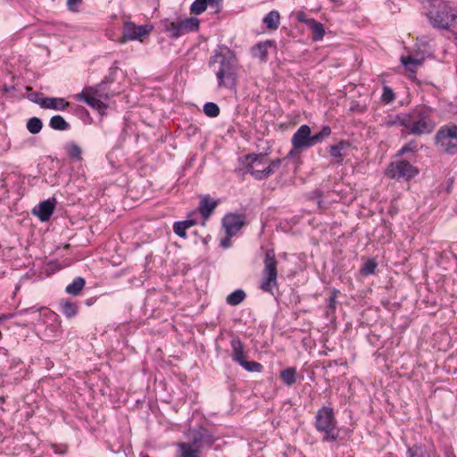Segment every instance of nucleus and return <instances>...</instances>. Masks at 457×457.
<instances>
[{
	"label": "nucleus",
	"mask_w": 457,
	"mask_h": 457,
	"mask_svg": "<svg viewBox=\"0 0 457 457\" xmlns=\"http://www.w3.org/2000/svg\"><path fill=\"white\" fill-rule=\"evenodd\" d=\"M209 66L216 75L220 87H233L237 80L238 60L226 46H220L211 56Z\"/></svg>",
	"instance_id": "1"
},
{
	"label": "nucleus",
	"mask_w": 457,
	"mask_h": 457,
	"mask_svg": "<svg viewBox=\"0 0 457 457\" xmlns=\"http://www.w3.org/2000/svg\"><path fill=\"white\" fill-rule=\"evenodd\" d=\"M433 109L427 105H418L406 112V129L408 134L420 136L430 134L436 123L433 120Z\"/></svg>",
	"instance_id": "2"
},
{
	"label": "nucleus",
	"mask_w": 457,
	"mask_h": 457,
	"mask_svg": "<svg viewBox=\"0 0 457 457\" xmlns=\"http://www.w3.org/2000/svg\"><path fill=\"white\" fill-rule=\"evenodd\" d=\"M331 134V129L328 126H324L321 130L312 136L311 128L308 125H302L295 132L292 137L291 143L293 149L289 152L288 155L293 156L295 152H299L310 148L317 144L321 143Z\"/></svg>",
	"instance_id": "3"
},
{
	"label": "nucleus",
	"mask_w": 457,
	"mask_h": 457,
	"mask_svg": "<svg viewBox=\"0 0 457 457\" xmlns=\"http://www.w3.org/2000/svg\"><path fill=\"white\" fill-rule=\"evenodd\" d=\"M281 164V159L269 162L262 154H251L245 156L244 170L250 173L255 179L262 180L270 177Z\"/></svg>",
	"instance_id": "4"
},
{
	"label": "nucleus",
	"mask_w": 457,
	"mask_h": 457,
	"mask_svg": "<svg viewBox=\"0 0 457 457\" xmlns=\"http://www.w3.org/2000/svg\"><path fill=\"white\" fill-rule=\"evenodd\" d=\"M315 428L323 434L322 440L327 442L336 441L339 431L337 427V420L331 407H322L315 417Z\"/></svg>",
	"instance_id": "5"
},
{
	"label": "nucleus",
	"mask_w": 457,
	"mask_h": 457,
	"mask_svg": "<svg viewBox=\"0 0 457 457\" xmlns=\"http://www.w3.org/2000/svg\"><path fill=\"white\" fill-rule=\"evenodd\" d=\"M263 263L264 268L260 288L264 292L271 293L273 288L278 285V262L276 260V255L273 249H269L266 251Z\"/></svg>",
	"instance_id": "6"
},
{
	"label": "nucleus",
	"mask_w": 457,
	"mask_h": 457,
	"mask_svg": "<svg viewBox=\"0 0 457 457\" xmlns=\"http://www.w3.org/2000/svg\"><path fill=\"white\" fill-rule=\"evenodd\" d=\"M435 138L436 145L446 154L457 153V126L442 127Z\"/></svg>",
	"instance_id": "7"
},
{
	"label": "nucleus",
	"mask_w": 457,
	"mask_h": 457,
	"mask_svg": "<svg viewBox=\"0 0 457 457\" xmlns=\"http://www.w3.org/2000/svg\"><path fill=\"white\" fill-rule=\"evenodd\" d=\"M388 177L392 179H412L418 174V170L409 162L398 161L392 162L386 170Z\"/></svg>",
	"instance_id": "8"
},
{
	"label": "nucleus",
	"mask_w": 457,
	"mask_h": 457,
	"mask_svg": "<svg viewBox=\"0 0 457 457\" xmlns=\"http://www.w3.org/2000/svg\"><path fill=\"white\" fill-rule=\"evenodd\" d=\"M188 442L181 443L180 445H188L190 449H197L205 445H212L214 442L213 436L204 428L198 429L190 430L187 434Z\"/></svg>",
	"instance_id": "9"
},
{
	"label": "nucleus",
	"mask_w": 457,
	"mask_h": 457,
	"mask_svg": "<svg viewBox=\"0 0 457 457\" xmlns=\"http://www.w3.org/2000/svg\"><path fill=\"white\" fill-rule=\"evenodd\" d=\"M153 29L151 25H140L137 26L132 21H126L123 26L121 42H127L129 40H142V38L147 36Z\"/></svg>",
	"instance_id": "10"
},
{
	"label": "nucleus",
	"mask_w": 457,
	"mask_h": 457,
	"mask_svg": "<svg viewBox=\"0 0 457 457\" xmlns=\"http://www.w3.org/2000/svg\"><path fill=\"white\" fill-rule=\"evenodd\" d=\"M245 219L242 215L229 213L222 219V226L228 237L235 236L244 226Z\"/></svg>",
	"instance_id": "11"
},
{
	"label": "nucleus",
	"mask_w": 457,
	"mask_h": 457,
	"mask_svg": "<svg viewBox=\"0 0 457 457\" xmlns=\"http://www.w3.org/2000/svg\"><path fill=\"white\" fill-rule=\"evenodd\" d=\"M55 204L56 200L54 198L45 200L33 209V213L37 216L41 221H46L53 214Z\"/></svg>",
	"instance_id": "12"
},
{
	"label": "nucleus",
	"mask_w": 457,
	"mask_h": 457,
	"mask_svg": "<svg viewBox=\"0 0 457 457\" xmlns=\"http://www.w3.org/2000/svg\"><path fill=\"white\" fill-rule=\"evenodd\" d=\"M34 103L39 104L45 109H53L56 111H62L69 106V102L63 98L59 97H45L40 100H33Z\"/></svg>",
	"instance_id": "13"
},
{
	"label": "nucleus",
	"mask_w": 457,
	"mask_h": 457,
	"mask_svg": "<svg viewBox=\"0 0 457 457\" xmlns=\"http://www.w3.org/2000/svg\"><path fill=\"white\" fill-rule=\"evenodd\" d=\"M77 100L85 102L91 108L102 111L107 108V104L101 99L92 96L85 90L76 96Z\"/></svg>",
	"instance_id": "14"
},
{
	"label": "nucleus",
	"mask_w": 457,
	"mask_h": 457,
	"mask_svg": "<svg viewBox=\"0 0 457 457\" xmlns=\"http://www.w3.org/2000/svg\"><path fill=\"white\" fill-rule=\"evenodd\" d=\"M180 36L189 32L196 31L199 29L200 21L195 17H189L183 20H179Z\"/></svg>",
	"instance_id": "15"
},
{
	"label": "nucleus",
	"mask_w": 457,
	"mask_h": 457,
	"mask_svg": "<svg viewBox=\"0 0 457 457\" xmlns=\"http://www.w3.org/2000/svg\"><path fill=\"white\" fill-rule=\"evenodd\" d=\"M218 202L215 200H212L209 196H204L202 198L199 206H198V212L201 213L202 217L204 219H208L212 212L215 210L217 207Z\"/></svg>",
	"instance_id": "16"
},
{
	"label": "nucleus",
	"mask_w": 457,
	"mask_h": 457,
	"mask_svg": "<svg viewBox=\"0 0 457 457\" xmlns=\"http://www.w3.org/2000/svg\"><path fill=\"white\" fill-rule=\"evenodd\" d=\"M162 29L168 34L170 37L178 38L180 36L179 20L172 21L170 19H164L161 21Z\"/></svg>",
	"instance_id": "17"
},
{
	"label": "nucleus",
	"mask_w": 457,
	"mask_h": 457,
	"mask_svg": "<svg viewBox=\"0 0 457 457\" xmlns=\"http://www.w3.org/2000/svg\"><path fill=\"white\" fill-rule=\"evenodd\" d=\"M230 344L232 348V360L239 364L243 360L246 359L244 345L238 337L233 338Z\"/></svg>",
	"instance_id": "18"
},
{
	"label": "nucleus",
	"mask_w": 457,
	"mask_h": 457,
	"mask_svg": "<svg viewBox=\"0 0 457 457\" xmlns=\"http://www.w3.org/2000/svg\"><path fill=\"white\" fill-rule=\"evenodd\" d=\"M271 46L270 41L261 42L252 48V54L262 62H266L268 58V50Z\"/></svg>",
	"instance_id": "19"
},
{
	"label": "nucleus",
	"mask_w": 457,
	"mask_h": 457,
	"mask_svg": "<svg viewBox=\"0 0 457 457\" xmlns=\"http://www.w3.org/2000/svg\"><path fill=\"white\" fill-rule=\"evenodd\" d=\"M309 21L310 29L312 33V39L315 41L321 40L325 35V29L322 23L311 19Z\"/></svg>",
	"instance_id": "20"
},
{
	"label": "nucleus",
	"mask_w": 457,
	"mask_h": 457,
	"mask_svg": "<svg viewBox=\"0 0 457 457\" xmlns=\"http://www.w3.org/2000/svg\"><path fill=\"white\" fill-rule=\"evenodd\" d=\"M407 457H437L426 447L422 445H413L409 447L407 451Z\"/></svg>",
	"instance_id": "21"
},
{
	"label": "nucleus",
	"mask_w": 457,
	"mask_h": 457,
	"mask_svg": "<svg viewBox=\"0 0 457 457\" xmlns=\"http://www.w3.org/2000/svg\"><path fill=\"white\" fill-rule=\"evenodd\" d=\"M86 281L81 277H77L71 284H69L65 291L71 295H78L84 288Z\"/></svg>",
	"instance_id": "22"
},
{
	"label": "nucleus",
	"mask_w": 457,
	"mask_h": 457,
	"mask_svg": "<svg viewBox=\"0 0 457 457\" xmlns=\"http://www.w3.org/2000/svg\"><path fill=\"white\" fill-rule=\"evenodd\" d=\"M350 147V144L346 141H340L336 145L329 146V153L335 158H342L345 155V151Z\"/></svg>",
	"instance_id": "23"
},
{
	"label": "nucleus",
	"mask_w": 457,
	"mask_h": 457,
	"mask_svg": "<svg viewBox=\"0 0 457 457\" xmlns=\"http://www.w3.org/2000/svg\"><path fill=\"white\" fill-rule=\"evenodd\" d=\"M60 311L64 316L71 319L76 316L78 312V307L75 303L70 301L62 300L60 302Z\"/></svg>",
	"instance_id": "24"
},
{
	"label": "nucleus",
	"mask_w": 457,
	"mask_h": 457,
	"mask_svg": "<svg viewBox=\"0 0 457 457\" xmlns=\"http://www.w3.org/2000/svg\"><path fill=\"white\" fill-rule=\"evenodd\" d=\"M279 13L277 11H271L263 18V23L268 29H277L279 25Z\"/></svg>",
	"instance_id": "25"
},
{
	"label": "nucleus",
	"mask_w": 457,
	"mask_h": 457,
	"mask_svg": "<svg viewBox=\"0 0 457 457\" xmlns=\"http://www.w3.org/2000/svg\"><path fill=\"white\" fill-rule=\"evenodd\" d=\"M280 378L287 386L294 385L296 382V369L291 367L281 370Z\"/></svg>",
	"instance_id": "26"
},
{
	"label": "nucleus",
	"mask_w": 457,
	"mask_h": 457,
	"mask_svg": "<svg viewBox=\"0 0 457 457\" xmlns=\"http://www.w3.org/2000/svg\"><path fill=\"white\" fill-rule=\"evenodd\" d=\"M245 296V292L243 289H237L227 296L226 301L228 304L236 306L241 303Z\"/></svg>",
	"instance_id": "27"
},
{
	"label": "nucleus",
	"mask_w": 457,
	"mask_h": 457,
	"mask_svg": "<svg viewBox=\"0 0 457 457\" xmlns=\"http://www.w3.org/2000/svg\"><path fill=\"white\" fill-rule=\"evenodd\" d=\"M49 125L55 130H66L70 128V124L61 115H54L50 119Z\"/></svg>",
	"instance_id": "28"
},
{
	"label": "nucleus",
	"mask_w": 457,
	"mask_h": 457,
	"mask_svg": "<svg viewBox=\"0 0 457 457\" xmlns=\"http://www.w3.org/2000/svg\"><path fill=\"white\" fill-rule=\"evenodd\" d=\"M65 149L71 159L77 161L81 160L82 151L79 145L74 142H71L66 145Z\"/></svg>",
	"instance_id": "29"
},
{
	"label": "nucleus",
	"mask_w": 457,
	"mask_h": 457,
	"mask_svg": "<svg viewBox=\"0 0 457 457\" xmlns=\"http://www.w3.org/2000/svg\"><path fill=\"white\" fill-rule=\"evenodd\" d=\"M387 127L401 126L406 129V113H400L386 120Z\"/></svg>",
	"instance_id": "30"
},
{
	"label": "nucleus",
	"mask_w": 457,
	"mask_h": 457,
	"mask_svg": "<svg viewBox=\"0 0 457 457\" xmlns=\"http://www.w3.org/2000/svg\"><path fill=\"white\" fill-rule=\"evenodd\" d=\"M42 121L40 120L39 118H37V117H32L30 118L28 121H27V129L31 133V134H37L40 132V130L42 129Z\"/></svg>",
	"instance_id": "31"
},
{
	"label": "nucleus",
	"mask_w": 457,
	"mask_h": 457,
	"mask_svg": "<svg viewBox=\"0 0 457 457\" xmlns=\"http://www.w3.org/2000/svg\"><path fill=\"white\" fill-rule=\"evenodd\" d=\"M208 4L206 0H195L190 6V12L195 15L201 14L206 10Z\"/></svg>",
	"instance_id": "32"
},
{
	"label": "nucleus",
	"mask_w": 457,
	"mask_h": 457,
	"mask_svg": "<svg viewBox=\"0 0 457 457\" xmlns=\"http://www.w3.org/2000/svg\"><path fill=\"white\" fill-rule=\"evenodd\" d=\"M180 451L179 457H200L199 451L197 449H190L188 445H179Z\"/></svg>",
	"instance_id": "33"
},
{
	"label": "nucleus",
	"mask_w": 457,
	"mask_h": 457,
	"mask_svg": "<svg viewBox=\"0 0 457 457\" xmlns=\"http://www.w3.org/2000/svg\"><path fill=\"white\" fill-rule=\"evenodd\" d=\"M204 112L208 117L215 118L220 114V108L215 103L209 102L204 105Z\"/></svg>",
	"instance_id": "34"
},
{
	"label": "nucleus",
	"mask_w": 457,
	"mask_h": 457,
	"mask_svg": "<svg viewBox=\"0 0 457 457\" xmlns=\"http://www.w3.org/2000/svg\"><path fill=\"white\" fill-rule=\"evenodd\" d=\"M245 370L250 372H261L262 370V365L256 361L243 360L239 363Z\"/></svg>",
	"instance_id": "35"
},
{
	"label": "nucleus",
	"mask_w": 457,
	"mask_h": 457,
	"mask_svg": "<svg viewBox=\"0 0 457 457\" xmlns=\"http://www.w3.org/2000/svg\"><path fill=\"white\" fill-rule=\"evenodd\" d=\"M401 62L403 66H405L409 70H411V66L417 67L418 65H420L421 60L413 58L411 56H403L401 58Z\"/></svg>",
	"instance_id": "36"
},
{
	"label": "nucleus",
	"mask_w": 457,
	"mask_h": 457,
	"mask_svg": "<svg viewBox=\"0 0 457 457\" xmlns=\"http://www.w3.org/2000/svg\"><path fill=\"white\" fill-rule=\"evenodd\" d=\"M83 90H85L87 94L91 95L94 97L99 99H108V96L106 94H103L98 87H87Z\"/></svg>",
	"instance_id": "37"
},
{
	"label": "nucleus",
	"mask_w": 457,
	"mask_h": 457,
	"mask_svg": "<svg viewBox=\"0 0 457 457\" xmlns=\"http://www.w3.org/2000/svg\"><path fill=\"white\" fill-rule=\"evenodd\" d=\"M377 268V263L373 260H369L364 263L362 268L361 269V273L362 275H370L375 272V270Z\"/></svg>",
	"instance_id": "38"
},
{
	"label": "nucleus",
	"mask_w": 457,
	"mask_h": 457,
	"mask_svg": "<svg viewBox=\"0 0 457 457\" xmlns=\"http://www.w3.org/2000/svg\"><path fill=\"white\" fill-rule=\"evenodd\" d=\"M395 93L394 91L387 86H385L383 87V94H382V101L385 104H390L395 99Z\"/></svg>",
	"instance_id": "39"
},
{
	"label": "nucleus",
	"mask_w": 457,
	"mask_h": 457,
	"mask_svg": "<svg viewBox=\"0 0 457 457\" xmlns=\"http://www.w3.org/2000/svg\"><path fill=\"white\" fill-rule=\"evenodd\" d=\"M173 230L175 234L179 237L185 238L187 237V228L185 227V223H181L180 221H177L173 225Z\"/></svg>",
	"instance_id": "40"
},
{
	"label": "nucleus",
	"mask_w": 457,
	"mask_h": 457,
	"mask_svg": "<svg viewBox=\"0 0 457 457\" xmlns=\"http://www.w3.org/2000/svg\"><path fill=\"white\" fill-rule=\"evenodd\" d=\"M417 143L416 141L412 140V141H410L408 144L404 145L400 152H399V154H406V153H414L417 151Z\"/></svg>",
	"instance_id": "41"
},
{
	"label": "nucleus",
	"mask_w": 457,
	"mask_h": 457,
	"mask_svg": "<svg viewBox=\"0 0 457 457\" xmlns=\"http://www.w3.org/2000/svg\"><path fill=\"white\" fill-rule=\"evenodd\" d=\"M296 19L300 22H303L306 24H309V21L311 19H307L305 13L303 11L296 12Z\"/></svg>",
	"instance_id": "42"
},
{
	"label": "nucleus",
	"mask_w": 457,
	"mask_h": 457,
	"mask_svg": "<svg viewBox=\"0 0 457 457\" xmlns=\"http://www.w3.org/2000/svg\"><path fill=\"white\" fill-rule=\"evenodd\" d=\"M80 0H67V4L71 10H74L80 4Z\"/></svg>",
	"instance_id": "43"
},
{
	"label": "nucleus",
	"mask_w": 457,
	"mask_h": 457,
	"mask_svg": "<svg viewBox=\"0 0 457 457\" xmlns=\"http://www.w3.org/2000/svg\"><path fill=\"white\" fill-rule=\"evenodd\" d=\"M231 237H228V236L227 235V237H226V238H223V239L220 241V245H221V246H223V247H225V248H227V247L230 246V245H231V240H230V238H231Z\"/></svg>",
	"instance_id": "44"
},
{
	"label": "nucleus",
	"mask_w": 457,
	"mask_h": 457,
	"mask_svg": "<svg viewBox=\"0 0 457 457\" xmlns=\"http://www.w3.org/2000/svg\"><path fill=\"white\" fill-rule=\"evenodd\" d=\"M180 222L185 223V227L187 228V229L196 224V221L194 220L193 219H187Z\"/></svg>",
	"instance_id": "45"
},
{
	"label": "nucleus",
	"mask_w": 457,
	"mask_h": 457,
	"mask_svg": "<svg viewBox=\"0 0 457 457\" xmlns=\"http://www.w3.org/2000/svg\"><path fill=\"white\" fill-rule=\"evenodd\" d=\"M210 5L218 4L221 0H206Z\"/></svg>",
	"instance_id": "46"
},
{
	"label": "nucleus",
	"mask_w": 457,
	"mask_h": 457,
	"mask_svg": "<svg viewBox=\"0 0 457 457\" xmlns=\"http://www.w3.org/2000/svg\"><path fill=\"white\" fill-rule=\"evenodd\" d=\"M334 303H335V299H334V297H332L329 302V307H334Z\"/></svg>",
	"instance_id": "47"
},
{
	"label": "nucleus",
	"mask_w": 457,
	"mask_h": 457,
	"mask_svg": "<svg viewBox=\"0 0 457 457\" xmlns=\"http://www.w3.org/2000/svg\"><path fill=\"white\" fill-rule=\"evenodd\" d=\"M37 96H38V95H35V96H31L30 97V100L31 101H33V100H40L41 98H38Z\"/></svg>",
	"instance_id": "48"
},
{
	"label": "nucleus",
	"mask_w": 457,
	"mask_h": 457,
	"mask_svg": "<svg viewBox=\"0 0 457 457\" xmlns=\"http://www.w3.org/2000/svg\"><path fill=\"white\" fill-rule=\"evenodd\" d=\"M56 453H64L66 452V449L64 448L63 450L62 449H59V451L57 449L54 450Z\"/></svg>",
	"instance_id": "49"
},
{
	"label": "nucleus",
	"mask_w": 457,
	"mask_h": 457,
	"mask_svg": "<svg viewBox=\"0 0 457 457\" xmlns=\"http://www.w3.org/2000/svg\"><path fill=\"white\" fill-rule=\"evenodd\" d=\"M56 453H64L66 452V449L64 448L63 450L62 449H59V451L57 449L54 450Z\"/></svg>",
	"instance_id": "50"
},
{
	"label": "nucleus",
	"mask_w": 457,
	"mask_h": 457,
	"mask_svg": "<svg viewBox=\"0 0 457 457\" xmlns=\"http://www.w3.org/2000/svg\"><path fill=\"white\" fill-rule=\"evenodd\" d=\"M419 43H420V44H422V45H424V46H427V45H428V42L423 41V39H422V38L419 40Z\"/></svg>",
	"instance_id": "51"
},
{
	"label": "nucleus",
	"mask_w": 457,
	"mask_h": 457,
	"mask_svg": "<svg viewBox=\"0 0 457 457\" xmlns=\"http://www.w3.org/2000/svg\"><path fill=\"white\" fill-rule=\"evenodd\" d=\"M140 457H150L149 455H147L146 453H141L140 454Z\"/></svg>",
	"instance_id": "52"
},
{
	"label": "nucleus",
	"mask_w": 457,
	"mask_h": 457,
	"mask_svg": "<svg viewBox=\"0 0 457 457\" xmlns=\"http://www.w3.org/2000/svg\"><path fill=\"white\" fill-rule=\"evenodd\" d=\"M3 90L5 92L8 91V87L6 86H4Z\"/></svg>",
	"instance_id": "53"
},
{
	"label": "nucleus",
	"mask_w": 457,
	"mask_h": 457,
	"mask_svg": "<svg viewBox=\"0 0 457 457\" xmlns=\"http://www.w3.org/2000/svg\"><path fill=\"white\" fill-rule=\"evenodd\" d=\"M91 303H92V300H87V305H90Z\"/></svg>",
	"instance_id": "54"
},
{
	"label": "nucleus",
	"mask_w": 457,
	"mask_h": 457,
	"mask_svg": "<svg viewBox=\"0 0 457 457\" xmlns=\"http://www.w3.org/2000/svg\"><path fill=\"white\" fill-rule=\"evenodd\" d=\"M2 337V332L0 331V338Z\"/></svg>",
	"instance_id": "55"
}]
</instances>
